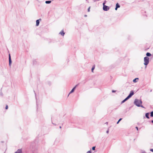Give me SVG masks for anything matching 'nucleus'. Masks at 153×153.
Wrapping results in <instances>:
<instances>
[{"label": "nucleus", "mask_w": 153, "mask_h": 153, "mask_svg": "<svg viewBox=\"0 0 153 153\" xmlns=\"http://www.w3.org/2000/svg\"><path fill=\"white\" fill-rule=\"evenodd\" d=\"M151 122H152V123L153 124V120H152Z\"/></svg>", "instance_id": "obj_33"}, {"label": "nucleus", "mask_w": 153, "mask_h": 153, "mask_svg": "<svg viewBox=\"0 0 153 153\" xmlns=\"http://www.w3.org/2000/svg\"><path fill=\"white\" fill-rule=\"evenodd\" d=\"M8 108V106L7 105H6L5 107V109H7Z\"/></svg>", "instance_id": "obj_24"}, {"label": "nucleus", "mask_w": 153, "mask_h": 153, "mask_svg": "<svg viewBox=\"0 0 153 153\" xmlns=\"http://www.w3.org/2000/svg\"><path fill=\"white\" fill-rule=\"evenodd\" d=\"M128 99H129L128 97H127L125 99H124L121 102V103H123L125 102L126 101H127V100H128Z\"/></svg>", "instance_id": "obj_8"}, {"label": "nucleus", "mask_w": 153, "mask_h": 153, "mask_svg": "<svg viewBox=\"0 0 153 153\" xmlns=\"http://www.w3.org/2000/svg\"><path fill=\"white\" fill-rule=\"evenodd\" d=\"M149 113H147L145 114V116L148 119L149 118Z\"/></svg>", "instance_id": "obj_11"}, {"label": "nucleus", "mask_w": 153, "mask_h": 153, "mask_svg": "<svg viewBox=\"0 0 153 153\" xmlns=\"http://www.w3.org/2000/svg\"><path fill=\"white\" fill-rule=\"evenodd\" d=\"M144 64L146 66L149 63V58L147 56L144 57Z\"/></svg>", "instance_id": "obj_2"}, {"label": "nucleus", "mask_w": 153, "mask_h": 153, "mask_svg": "<svg viewBox=\"0 0 153 153\" xmlns=\"http://www.w3.org/2000/svg\"><path fill=\"white\" fill-rule=\"evenodd\" d=\"M106 132L108 134L109 132V129H108V130L106 131Z\"/></svg>", "instance_id": "obj_26"}, {"label": "nucleus", "mask_w": 153, "mask_h": 153, "mask_svg": "<svg viewBox=\"0 0 153 153\" xmlns=\"http://www.w3.org/2000/svg\"><path fill=\"white\" fill-rule=\"evenodd\" d=\"M135 128L137 131L138 130V128L137 127V126Z\"/></svg>", "instance_id": "obj_27"}, {"label": "nucleus", "mask_w": 153, "mask_h": 153, "mask_svg": "<svg viewBox=\"0 0 153 153\" xmlns=\"http://www.w3.org/2000/svg\"><path fill=\"white\" fill-rule=\"evenodd\" d=\"M95 65H94L92 68H91V71L92 72H93V71L94 70V68H95Z\"/></svg>", "instance_id": "obj_15"}, {"label": "nucleus", "mask_w": 153, "mask_h": 153, "mask_svg": "<svg viewBox=\"0 0 153 153\" xmlns=\"http://www.w3.org/2000/svg\"><path fill=\"white\" fill-rule=\"evenodd\" d=\"M90 7H89L88 8V12H90Z\"/></svg>", "instance_id": "obj_23"}, {"label": "nucleus", "mask_w": 153, "mask_h": 153, "mask_svg": "<svg viewBox=\"0 0 153 153\" xmlns=\"http://www.w3.org/2000/svg\"><path fill=\"white\" fill-rule=\"evenodd\" d=\"M84 16L85 17H86L87 16V15H85Z\"/></svg>", "instance_id": "obj_34"}, {"label": "nucleus", "mask_w": 153, "mask_h": 153, "mask_svg": "<svg viewBox=\"0 0 153 153\" xmlns=\"http://www.w3.org/2000/svg\"><path fill=\"white\" fill-rule=\"evenodd\" d=\"M139 78H136L133 80V82H137V80H138Z\"/></svg>", "instance_id": "obj_13"}, {"label": "nucleus", "mask_w": 153, "mask_h": 153, "mask_svg": "<svg viewBox=\"0 0 153 153\" xmlns=\"http://www.w3.org/2000/svg\"><path fill=\"white\" fill-rule=\"evenodd\" d=\"M105 124H108V122H106L105 123Z\"/></svg>", "instance_id": "obj_32"}, {"label": "nucleus", "mask_w": 153, "mask_h": 153, "mask_svg": "<svg viewBox=\"0 0 153 153\" xmlns=\"http://www.w3.org/2000/svg\"><path fill=\"white\" fill-rule=\"evenodd\" d=\"M134 104L136 105L138 107V106L137 105H141L142 103V102L141 100H140L138 99H135L134 102Z\"/></svg>", "instance_id": "obj_1"}, {"label": "nucleus", "mask_w": 153, "mask_h": 153, "mask_svg": "<svg viewBox=\"0 0 153 153\" xmlns=\"http://www.w3.org/2000/svg\"><path fill=\"white\" fill-rule=\"evenodd\" d=\"M116 7L118 8L120 7V5H119V4L118 3H117L116 4Z\"/></svg>", "instance_id": "obj_16"}, {"label": "nucleus", "mask_w": 153, "mask_h": 153, "mask_svg": "<svg viewBox=\"0 0 153 153\" xmlns=\"http://www.w3.org/2000/svg\"><path fill=\"white\" fill-rule=\"evenodd\" d=\"M150 151L151 152H153V149H150Z\"/></svg>", "instance_id": "obj_28"}, {"label": "nucleus", "mask_w": 153, "mask_h": 153, "mask_svg": "<svg viewBox=\"0 0 153 153\" xmlns=\"http://www.w3.org/2000/svg\"><path fill=\"white\" fill-rule=\"evenodd\" d=\"M39 20H41V19H38L36 20V26H38L39 25Z\"/></svg>", "instance_id": "obj_10"}, {"label": "nucleus", "mask_w": 153, "mask_h": 153, "mask_svg": "<svg viewBox=\"0 0 153 153\" xmlns=\"http://www.w3.org/2000/svg\"><path fill=\"white\" fill-rule=\"evenodd\" d=\"M134 94V92L133 90L131 91L130 94L128 95L127 97L129 99L131 98L133 95Z\"/></svg>", "instance_id": "obj_4"}, {"label": "nucleus", "mask_w": 153, "mask_h": 153, "mask_svg": "<svg viewBox=\"0 0 153 153\" xmlns=\"http://www.w3.org/2000/svg\"><path fill=\"white\" fill-rule=\"evenodd\" d=\"M51 2V1H46L45 2V3L47 4H50Z\"/></svg>", "instance_id": "obj_14"}, {"label": "nucleus", "mask_w": 153, "mask_h": 153, "mask_svg": "<svg viewBox=\"0 0 153 153\" xmlns=\"http://www.w3.org/2000/svg\"><path fill=\"white\" fill-rule=\"evenodd\" d=\"M62 36H64L65 34V33L63 30H62L59 33Z\"/></svg>", "instance_id": "obj_9"}, {"label": "nucleus", "mask_w": 153, "mask_h": 153, "mask_svg": "<svg viewBox=\"0 0 153 153\" xmlns=\"http://www.w3.org/2000/svg\"><path fill=\"white\" fill-rule=\"evenodd\" d=\"M0 95H1V96H2L3 94H2V93L1 92L0 93Z\"/></svg>", "instance_id": "obj_29"}, {"label": "nucleus", "mask_w": 153, "mask_h": 153, "mask_svg": "<svg viewBox=\"0 0 153 153\" xmlns=\"http://www.w3.org/2000/svg\"><path fill=\"white\" fill-rule=\"evenodd\" d=\"M36 63V61L35 60H33V64H35Z\"/></svg>", "instance_id": "obj_20"}, {"label": "nucleus", "mask_w": 153, "mask_h": 153, "mask_svg": "<svg viewBox=\"0 0 153 153\" xmlns=\"http://www.w3.org/2000/svg\"><path fill=\"white\" fill-rule=\"evenodd\" d=\"M109 9V7L106 5H104L103 6V9L104 11H107Z\"/></svg>", "instance_id": "obj_3"}, {"label": "nucleus", "mask_w": 153, "mask_h": 153, "mask_svg": "<svg viewBox=\"0 0 153 153\" xmlns=\"http://www.w3.org/2000/svg\"><path fill=\"white\" fill-rule=\"evenodd\" d=\"M116 92V91L115 90H112V92L114 93Z\"/></svg>", "instance_id": "obj_30"}, {"label": "nucleus", "mask_w": 153, "mask_h": 153, "mask_svg": "<svg viewBox=\"0 0 153 153\" xmlns=\"http://www.w3.org/2000/svg\"><path fill=\"white\" fill-rule=\"evenodd\" d=\"M122 120V118H120L119 120H118V121L117 122V124H118Z\"/></svg>", "instance_id": "obj_19"}, {"label": "nucleus", "mask_w": 153, "mask_h": 153, "mask_svg": "<svg viewBox=\"0 0 153 153\" xmlns=\"http://www.w3.org/2000/svg\"><path fill=\"white\" fill-rule=\"evenodd\" d=\"M15 153H23L22 149H18Z\"/></svg>", "instance_id": "obj_6"}, {"label": "nucleus", "mask_w": 153, "mask_h": 153, "mask_svg": "<svg viewBox=\"0 0 153 153\" xmlns=\"http://www.w3.org/2000/svg\"><path fill=\"white\" fill-rule=\"evenodd\" d=\"M95 146H93L92 148V149L93 150H95Z\"/></svg>", "instance_id": "obj_22"}, {"label": "nucleus", "mask_w": 153, "mask_h": 153, "mask_svg": "<svg viewBox=\"0 0 153 153\" xmlns=\"http://www.w3.org/2000/svg\"><path fill=\"white\" fill-rule=\"evenodd\" d=\"M118 8L117 7H116L115 8V10H117V9Z\"/></svg>", "instance_id": "obj_31"}, {"label": "nucleus", "mask_w": 153, "mask_h": 153, "mask_svg": "<svg viewBox=\"0 0 153 153\" xmlns=\"http://www.w3.org/2000/svg\"><path fill=\"white\" fill-rule=\"evenodd\" d=\"M33 153H34L33 152Z\"/></svg>", "instance_id": "obj_36"}, {"label": "nucleus", "mask_w": 153, "mask_h": 153, "mask_svg": "<svg viewBox=\"0 0 153 153\" xmlns=\"http://www.w3.org/2000/svg\"><path fill=\"white\" fill-rule=\"evenodd\" d=\"M150 116L151 117H153V111H152L150 113Z\"/></svg>", "instance_id": "obj_18"}, {"label": "nucleus", "mask_w": 153, "mask_h": 153, "mask_svg": "<svg viewBox=\"0 0 153 153\" xmlns=\"http://www.w3.org/2000/svg\"><path fill=\"white\" fill-rule=\"evenodd\" d=\"M146 56L148 57V56H152V54L150 53L147 52L146 53Z\"/></svg>", "instance_id": "obj_12"}, {"label": "nucleus", "mask_w": 153, "mask_h": 153, "mask_svg": "<svg viewBox=\"0 0 153 153\" xmlns=\"http://www.w3.org/2000/svg\"><path fill=\"white\" fill-rule=\"evenodd\" d=\"M91 153V150H90V151H88L86 153Z\"/></svg>", "instance_id": "obj_25"}, {"label": "nucleus", "mask_w": 153, "mask_h": 153, "mask_svg": "<svg viewBox=\"0 0 153 153\" xmlns=\"http://www.w3.org/2000/svg\"><path fill=\"white\" fill-rule=\"evenodd\" d=\"M138 105V107H141L143 108H145L144 107L143 105H141L138 104V105Z\"/></svg>", "instance_id": "obj_17"}, {"label": "nucleus", "mask_w": 153, "mask_h": 153, "mask_svg": "<svg viewBox=\"0 0 153 153\" xmlns=\"http://www.w3.org/2000/svg\"><path fill=\"white\" fill-rule=\"evenodd\" d=\"M9 65L10 66L11 63H12V61L11 58V56L10 54H9Z\"/></svg>", "instance_id": "obj_7"}, {"label": "nucleus", "mask_w": 153, "mask_h": 153, "mask_svg": "<svg viewBox=\"0 0 153 153\" xmlns=\"http://www.w3.org/2000/svg\"><path fill=\"white\" fill-rule=\"evenodd\" d=\"M106 1L105 0L103 2V6L104 5H105V4H106Z\"/></svg>", "instance_id": "obj_21"}, {"label": "nucleus", "mask_w": 153, "mask_h": 153, "mask_svg": "<svg viewBox=\"0 0 153 153\" xmlns=\"http://www.w3.org/2000/svg\"><path fill=\"white\" fill-rule=\"evenodd\" d=\"M59 128H61V126H59Z\"/></svg>", "instance_id": "obj_35"}, {"label": "nucleus", "mask_w": 153, "mask_h": 153, "mask_svg": "<svg viewBox=\"0 0 153 153\" xmlns=\"http://www.w3.org/2000/svg\"><path fill=\"white\" fill-rule=\"evenodd\" d=\"M78 84L76 85L75 87H74L72 89V90L69 93V94L68 95V96L69 95L71 94V93H73L74 92V90H75L76 88L78 86Z\"/></svg>", "instance_id": "obj_5"}]
</instances>
